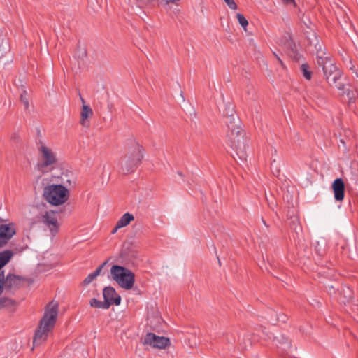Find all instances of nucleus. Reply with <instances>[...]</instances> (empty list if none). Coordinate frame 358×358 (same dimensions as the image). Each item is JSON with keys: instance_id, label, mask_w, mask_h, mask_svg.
<instances>
[{"instance_id": "obj_1", "label": "nucleus", "mask_w": 358, "mask_h": 358, "mask_svg": "<svg viewBox=\"0 0 358 358\" xmlns=\"http://www.w3.org/2000/svg\"><path fill=\"white\" fill-rule=\"evenodd\" d=\"M240 120L233 115L226 119V124L228 127L227 137L228 143L235 150L236 155L242 162L246 161L248 157V139L245 132L240 126Z\"/></svg>"}, {"instance_id": "obj_2", "label": "nucleus", "mask_w": 358, "mask_h": 358, "mask_svg": "<svg viewBox=\"0 0 358 358\" xmlns=\"http://www.w3.org/2000/svg\"><path fill=\"white\" fill-rule=\"evenodd\" d=\"M58 303L55 301L50 302L45 307L44 314L38 329H36L34 339V346H38L44 343L48 336V334L54 329L58 315Z\"/></svg>"}, {"instance_id": "obj_3", "label": "nucleus", "mask_w": 358, "mask_h": 358, "mask_svg": "<svg viewBox=\"0 0 358 358\" xmlns=\"http://www.w3.org/2000/svg\"><path fill=\"white\" fill-rule=\"evenodd\" d=\"M69 190L62 185H49L44 187L43 196L52 206L64 203L69 199Z\"/></svg>"}, {"instance_id": "obj_4", "label": "nucleus", "mask_w": 358, "mask_h": 358, "mask_svg": "<svg viewBox=\"0 0 358 358\" xmlns=\"http://www.w3.org/2000/svg\"><path fill=\"white\" fill-rule=\"evenodd\" d=\"M110 275L122 288L131 289L135 282V275L129 269L119 265H113L110 268Z\"/></svg>"}, {"instance_id": "obj_5", "label": "nucleus", "mask_w": 358, "mask_h": 358, "mask_svg": "<svg viewBox=\"0 0 358 358\" xmlns=\"http://www.w3.org/2000/svg\"><path fill=\"white\" fill-rule=\"evenodd\" d=\"M143 148L135 143L129 150V154L124 157L121 162V169L124 174L133 172L143 158Z\"/></svg>"}, {"instance_id": "obj_6", "label": "nucleus", "mask_w": 358, "mask_h": 358, "mask_svg": "<svg viewBox=\"0 0 358 358\" xmlns=\"http://www.w3.org/2000/svg\"><path fill=\"white\" fill-rule=\"evenodd\" d=\"M38 150L41 152V159L36 164L38 170L43 173L52 171L58 163L56 154L45 145H41Z\"/></svg>"}, {"instance_id": "obj_7", "label": "nucleus", "mask_w": 358, "mask_h": 358, "mask_svg": "<svg viewBox=\"0 0 358 358\" xmlns=\"http://www.w3.org/2000/svg\"><path fill=\"white\" fill-rule=\"evenodd\" d=\"M24 281V278L23 277L15 274L8 273L5 276L4 271H1L0 274V296L4 290L14 292L18 289Z\"/></svg>"}, {"instance_id": "obj_8", "label": "nucleus", "mask_w": 358, "mask_h": 358, "mask_svg": "<svg viewBox=\"0 0 358 358\" xmlns=\"http://www.w3.org/2000/svg\"><path fill=\"white\" fill-rule=\"evenodd\" d=\"M324 76L331 86H334L342 91V94H347L350 96V90L345 91V85L341 82L342 73L340 69H322Z\"/></svg>"}, {"instance_id": "obj_9", "label": "nucleus", "mask_w": 358, "mask_h": 358, "mask_svg": "<svg viewBox=\"0 0 358 358\" xmlns=\"http://www.w3.org/2000/svg\"><path fill=\"white\" fill-rule=\"evenodd\" d=\"M16 224L0 218V248H3L9 241L15 235Z\"/></svg>"}, {"instance_id": "obj_10", "label": "nucleus", "mask_w": 358, "mask_h": 358, "mask_svg": "<svg viewBox=\"0 0 358 358\" xmlns=\"http://www.w3.org/2000/svg\"><path fill=\"white\" fill-rule=\"evenodd\" d=\"M58 214L53 210L45 211L41 216V222L50 231L52 235H55L59 229L57 219Z\"/></svg>"}, {"instance_id": "obj_11", "label": "nucleus", "mask_w": 358, "mask_h": 358, "mask_svg": "<svg viewBox=\"0 0 358 358\" xmlns=\"http://www.w3.org/2000/svg\"><path fill=\"white\" fill-rule=\"evenodd\" d=\"M143 344L149 345L153 348L164 349L170 345V340L164 336H159L153 333H148L143 341Z\"/></svg>"}, {"instance_id": "obj_12", "label": "nucleus", "mask_w": 358, "mask_h": 358, "mask_svg": "<svg viewBox=\"0 0 358 358\" xmlns=\"http://www.w3.org/2000/svg\"><path fill=\"white\" fill-rule=\"evenodd\" d=\"M103 296L105 302L109 304V307L115 304L118 306L121 302V296L117 294L115 288L113 287H106L103 290Z\"/></svg>"}, {"instance_id": "obj_13", "label": "nucleus", "mask_w": 358, "mask_h": 358, "mask_svg": "<svg viewBox=\"0 0 358 358\" xmlns=\"http://www.w3.org/2000/svg\"><path fill=\"white\" fill-rule=\"evenodd\" d=\"M331 188L336 201H342L345 196V184L341 178H336L332 183Z\"/></svg>"}, {"instance_id": "obj_14", "label": "nucleus", "mask_w": 358, "mask_h": 358, "mask_svg": "<svg viewBox=\"0 0 358 358\" xmlns=\"http://www.w3.org/2000/svg\"><path fill=\"white\" fill-rule=\"evenodd\" d=\"M93 115V111L92 108L83 104L82 106L81 113H80V123L83 127H89V121L87 120L89 117H91Z\"/></svg>"}, {"instance_id": "obj_15", "label": "nucleus", "mask_w": 358, "mask_h": 358, "mask_svg": "<svg viewBox=\"0 0 358 358\" xmlns=\"http://www.w3.org/2000/svg\"><path fill=\"white\" fill-rule=\"evenodd\" d=\"M108 264V260L103 262L99 267L92 273L89 274L83 281V285L86 286L91 283L97 276H99L103 267Z\"/></svg>"}, {"instance_id": "obj_16", "label": "nucleus", "mask_w": 358, "mask_h": 358, "mask_svg": "<svg viewBox=\"0 0 358 358\" xmlns=\"http://www.w3.org/2000/svg\"><path fill=\"white\" fill-rule=\"evenodd\" d=\"M285 48L287 50L288 55L294 60H299L301 56L297 52L296 45L291 41L289 40L285 44Z\"/></svg>"}, {"instance_id": "obj_17", "label": "nucleus", "mask_w": 358, "mask_h": 358, "mask_svg": "<svg viewBox=\"0 0 358 358\" xmlns=\"http://www.w3.org/2000/svg\"><path fill=\"white\" fill-rule=\"evenodd\" d=\"M73 57L78 60H83L87 57V50L84 44L78 43L77 45Z\"/></svg>"}, {"instance_id": "obj_18", "label": "nucleus", "mask_w": 358, "mask_h": 358, "mask_svg": "<svg viewBox=\"0 0 358 358\" xmlns=\"http://www.w3.org/2000/svg\"><path fill=\"white\" fill-rule=\"evenodd\" d=\"M134 220V216L129 213H124L117 222V227H124Z\"/></svg>"}, {"instance_id": "obj_19", "label": "nucleus", "mask_w": 358, "mask_h": 358, "mask_svg": "<svg viewBox=\"0 0 358 358\" xmlns=\"http://www.w3.org/2000/svg\"><path fill=\"white\" fill-rule=\"evenodd\" d=\"M16 305V301L9 297L0 298V310L2 308L13 309Z\"/></svg>"}, {"instance_id": "obj_20", "label": "nucleus", "mask_w": 358, "mask_h": 358, "mask_svg": "<svg viewBox=\"0 0 358 358\" xmlns=\"http://www.w3.org/2000/svg\"><path fill=\"white\" fill-rule=\"evenodd\" d=\"M317 62L318 67H326L327 66H329L334 65L331 59H329L328 57H324L323 54L321 55H317Z\"/></svg>"}, {"instance_id": "obj_21", "label": "nucleus", "mask_w": 358, "mask_h": 358, "mask_svg": "<svg viewBox=\"0 0 358 358\" xmlns=\"http://www.w3.org/2000/svg\"><path fill=\"white\" fill-rule=\"evenodd\" d=\"M90 306L96 308L108 309L109 308V304L107 302L101 301L94 298L90 301Z\"/></svg>"}, {"instance_id": "obj_22", "label": "nucleus", "mask_w": 358, "mask_h": 358, "mask_svg": "<svg viewBox=\"0 0 358 358\" xmlns=\"http://www.w3.org/2000/svg\"><path fill=\"white\" fill-rule=\"evenodd\" d=\"M275 341L282 345H284V349H289L291 348V343L289 341L288 338L285 337L283 335L280 336V338L275 337Z\"/></svg>"}, {"instance_id": "obj_23", "label": "nucleus", "mask_w": 358, "mask_h": 358, "mask_svg": "<svg viewBox=\"0 0 358 358\" xmlns=\"http://www.w3.org/2000/svg\"><path fill=\"white\" fill-rule=\"evenodd\" d=\"M20 101L22 103V104L24 106L25 109H27L29 106V94L25 90H24L20 94Z\"/></svg>"}, {"instance_id": "obj_24", "label": "nucleus", "mask_w": 358, "mask_h": 358, "mask_svg": "<svg viewBox=\"0 0 358 358\" xmlns=\"http://www.w3.org/2000/svg\"><path fill=\"white\" fill-rule=\"evenodd\" d=\"M236 18L240 24V25L243 28L245 31H246V27L248 24V20L241 13H237Z\"/></svg>"}, {"instance_id": "obj_25", "label": "nucleus", "mask_w": 358, "mask_h": 358, "mask_svg": "<svg viewBox=\"0 0 358 358\" xmlns=\"http://www.w3.org/2000/svg\"><path fill=\"white\" fill-rule=\"evenodd\" d=\"M231 10H236L237 5L234 0H223Z\"/></svg>"}, {"instance_id": "obj_26", "label": "nucleus", "mask_w": 358, "mask_h": 358, "mask_svg": "<svg viewBox=\"0 0 358 358\" xmlns=\"http://www.w3.org/2000/svg\"><path fill=\"white\" fill-rule=\"evenodd\" d=\"M301 69L303 71V76H304V78L307 80H310L312 72L310 71H309L308 69Z\"/></svg>"}, {"instance_id": "obj_27", "label": "nucleus", "mask_w": 358, "mask_h": 358, "mask_svg": "<svg viewBox=\"0 0 358 358\" xmlns=\"http://www.w3.org/2000/svg\"><path fill=\"white\" fill-rule=\"evenodd\" d=\"M287 320V316L283 313H280L277 315V319L276 321H280L283 323H285Z\"/></svg>"}, {"instance_id": "obj_28", "label": "nucleus", "mask_w": 358, "mask_h": 358, "mask_svg": "<svg viewBox=\"0 0 358 358\" xmlns=\"http://www.w3.org/2000/svg\"><path fill=\"white\" fill-rule=\"evenodd\" d=\"M282 3L286 6H296L295 0H281Z\"/></svg>"}, {"instance_id": "obj_29", "label": "nucleus", "mask_w": 358, "mask_h": 358, "mask_svg": "<svg viewBox=\"0 0 358 358\" xmlns=\"http://www.w3.org/2000/svg\"><path fill=\"white\" fill-rule=\"evenodd\" d=\"M327 291L330 295H333V294H336V289L333 285L328 286Z\"/></svg>"}, {"instance_id": "obj_30", "label": "nucleus", "mask_w": 358, "mask_h": 358, "mask_svg": "<svg viewBox=\"0 0 358 358\" xmlns=\"http://www.w3.org/2000/svg\"><path fill=\"white\" fill-rule=\"evenodd\" d=\"M11 139L13 140L15 142H17L19 141L20 140V136L17 133H14L13 134L12 136H11Z\"/></svg>"}, {"instance_id": "obj_31", "label": "nucleus", "mask_w": 358, "mask_h": 358, "mask_svg": "<svg viewBox=\"0 0 358 358\" xmlns=\"http://www.w3.org/2000/svg\"><path fill=\"white\" fill-rule=\"evenodd\" d=\"M121 227H117V223L116 224V226L115 227V228L112 230L111 233L113 234H115L117 232V231L120 229Z\"/></svg>"}, {"instance_id": "obj_32", "label": "nucleus", "mask_w": 358, "mask_h": 358, "mask_svg": "<svg viewBox=\"0 0 358 358\" xmlns=\"http://www.w3.org/2000/svg\"><path fill=\"white\" fill-rule=\"evenodd\" d=\"M353 71V73L356 75L357 78H358V69H351Z\"/></svg>"}, {"instance_id": "obj_33", "label": "nucleus", "mask_w": 358, "mask_h": 358, "mask_svg": "<svg viewBox=\"0 0 358 358\" xmlns=\"http://www.w3.org/2000/svg\"><path fill=\"white\" fill-rule=\"evenodd\" d=\"M80 98L81 102L83 103V105L85 104V99L81 96L80 94Z\"/></svg>"}, {"instance_id": "obj_34", "label": "nucleus", "mask_w": 358, "mask_h": 358, "mask_svg": "<svg viewBox=\"0 0 358 358\" xmlns=\"http://www.w3.org/2000/svg\"><path fill=\"white\" fill-rule=\"evenodd\" d=\"M301 67L305 68V67H308V66L307 64L303 63V64H301Z\"/></svg>"}, {"instance_id": "obj_35", "label": "nucleus", "mask_w": 358, "mask_h": 358, "mask_svg": "<svg viewBox=\"0 0 358 358\" xmlns=\"http://www.w3.org/2000/svg\"><path fill=\"white\" fill-rule=\"evenodd\" d=\"M275 160H273V161L271 162V168H272V169H273V167L274 166V164H275Z\"/></svg>"}, {"instance_id": "obj_36", "label": "nucleus", "mask_w": 358, "mask_h": 358, "mask_svg": "<svg viewBox=\"0 0 358 358\" xmlns=\"http://www.w3.org/2000/svg\"><path fill=\"white\" fill-rule=\"evenodd\" d=\"M180 96H182V99L184 100V97H183L182 92V91L180 92Z\"/></svg>"}, {"instance_id": "obj_37", "label": "nucleus", "mask_w": 358, "mask_h": 358, "mask_svg": "<svg viewBox=\"0 0 358 358\" xmlns=\"http://www.w3.org/2000/svg\"><path fill=\"white\" fill-rule=\"evenodd\" d=\"M178 175L182 176V173L181 172H178Z\"/></svg>"}, {"instance_id": "obj_38", "label": "nucleus", "mask_w": 358, "mask_h": 358, "mask_svg": "<svg viewBox=\"0 0 358 358\" xmlns=\"http://www.w3.org/2000/svg\"><path fill=\"white\" fill-rule=\"evenodd\" d=\"M278 60L280 61V63L282 65H283V64H282V61L280 59V58H278Z\"/></svg>"}, {"instance_id": "obj_39", "label": "nucleus", "mask_w": 358, "mask_h": 358, "mask_svg": "<svg viewBox=\"0 0 358 358\" xmlns=\"http://www.w3.org/2000/svg\"><path fill=\"white\" fill-rule=\"evenodd\" d=\"M276 171H277V173L279 172V169L278 168H276Z\"/></svg>"}]
</instances>
